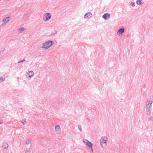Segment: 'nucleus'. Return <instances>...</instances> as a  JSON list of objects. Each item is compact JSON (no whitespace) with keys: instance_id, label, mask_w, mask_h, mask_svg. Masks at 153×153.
Here are the masks:
<instances>
[{"instance_id":"1","label":"nucleus","mask_w":153,"mask_h":153,"mask_svg":"<svg viewBox=\"0 0 153 153\" xmlns=\"http://www.w3.org/2000/svg\"><path fill=\"white\" fill-rule=\"evenodd\" d=\"M53 44V42L51 40L46 42L42 45V48L45 49H48Z\"/></svg>"},{"instance_id":"2","label":"nucleus","mask_w":153,"mask_h":153,"mask_svg":"<svg viewBox=\"0 0 153 153\" xmlns=\"http://www.w3.org/2000/svg\"><path fill=\"white\" fill-rule=\"evenodd\" d=\"M83 142L87 146L89 147V149L91 150L92 152H93V144L90 141L86 139H84Z\"/></svg>"},{"instance_id":"3","label":"nucleus","mask_w":153,"mask_h":153,"mask_svg":"<svg viewBox=\"0 0 153 153\" xmlns=\"http://www.w3.org/2000/svg\"><path fill=\"white\" fill-rule=\"evenodd\" d=\"M125 28L124 27L120 28L117 31V34L119 36H121L125 32Z\"/></svg>"},{"instance_id":"4","label":"nucleus","mask_w":153,"mask_h":153,"mask_svg":"<svg viewBox=\"0 0 153 153\" xmlns=\"http://www.w3.org/2000/svg\"><path fill=\"white\" fill-rule=\"evenodd\" d=\"M107 140H104L102 138H101L100 140V144L101 145V146L102 147H103L104 146L103 145H104V146L106 145V143L107 142V138H106Z\"/></svg>"},{"instance_id":"5","label":"nucleus","mask_w":153,"mask_h":153,"mask_svg":"<svg viewBox=\"0 0 153 153\" xmlns=\"http://www.w3.org/2000/svg\"><path fill=\"white\" fill-rule=\"evenodd\" d=\"M153 102V101H149L147 102L146 103V108H150L152 106V104Z\"/></svg>"},{"instance_id":"6","label":"nucleus","mask_w":153,"mask_h":153,"mask_svg":"<svg viewBox=\"0 0 153 153\" xmlns=\"http://www.w3.org/2000/svg\"><path fill=\"white\" fill-rule=\"evenodd\" d=\"M102 18L105 19H108L110 17V15L108 13H105L103 15Z\"/></svg>"},{"instance_id":"7","label":"nucleus","mask_w":153,"mask_h":153,"mask_svg":"<svg viewBox=\"0 0 153 153\" xmlns=\"http://www.w3.org/2000/svg\"><path fill=\"white\" fill-rule=\"evenodd\" d=\"M45 21H48L51 19V15L50 13H47L45 14Z\"/></svg>"},{"instance_id":"8","label":"nucleus","mask_w":153,"mask_h":153,"mask_svg":"<svg viewBox=\"0 0 153 153\" xmlns=\"http://www.w3.org/2000/svg\"><path fill=\"white\" fill-rule=\"evenodd\" d=\"M2 147L5 149H7L8 147V144L7 142H4V143H3Z\"/></svg>"},{"instance_id":"9","label":"nucleus","mask_w":153,"mask_h":153,"mask_svg":"<svg viewBox=\"0 0 153 153\" xmlns=\"http://www.w3.org/2000/svg\"><path fill=\"white\" fill-rule=\"evenodd\" d=\"M92 14L91 12L88 13H86L84 16V18H88L89 16H90V17H91L92 16Z\"/></svg>"},{"instance_id":"10","label":"nucleus","mask_w":153,"mask_h":153,"mask_svg":"<svg viewBox=\"0 0 153 153\" xmlns=\"http://www.w3.org/2000/svg\"><path fill=\"white\" fill-rule=\"evenodd\" d=\"M28 74L29 75V76L30 78L34 75V73L33 71H29L28 72Z\"/></svg>"},{"instance_id":"11","label":"nucleus","mask_w":153,"mask_h":153,"mask_svg":"<svg viewBox=\"0 0 153 153\" xmlns=\"http://www.w3.org/2000/svg\"><path fill=\"white\" fill-rule=\"evenodd\" d=\"M55 129L56 131L59 132L61 130V129L59 125H57L55 126Z\"/></svg>"},{"instance_id":"12","label":"nucleus","mask_w":153,"mask_h":153,"mask_svg":"<svg viewBox=\"0 0 153 153\" xmlns=\"http://www.w3.org/2000/svg\"><path fill=\"white\" fill-rule=\"evenodd\" d=\"M9 18V17H5L3 19V21L4 22H8L9 20L8 19V18Z\"/></svg>"},{"instance_id":"13","label":"nucleus","mask_w":153,"mask_h":153,"mask_svg":"<svg viewBox=\"0 0 153 153\" xmlns=\"http://www.w3.org/2000/svg\"><path fill=\"white\" fill-rule=\"evenodd\" d=\"M146 111L147 114H149L151 113L150 108H146Z\"/></svg>"},{"instance_id":"14","label":"nucleus","mask_w":153,"mask_h":153,"mask_svg":"<svg viewBox=\"0 0 153 153\" xmlns=\"http://www.w3.org/2000/svg\"><path fill=\"white\" fill-rule=\"evenodd\" d=\"M142 1L141 0H137V1L136 3L138 5H140L141 4L143 3V2H142Z\"/></svg>"},{"instance_id":"15","label":"nucleus","mask_w":153,"mask_h":153,"mask_svg":"<svg viewBox=\"0 0 153 153\" xmlns=\"http://www.w3.org/2000/svg\"><path fill=\"white\" fill-rule=\"evenodd\" d=\"M24 30L25 28L23 27L19 29L18 31H19V33H21L24 31Z\"/></svg>"},{"instance_id":"16","label":"nucleus","mask_w":153,"mask_h":153,"mask_svg":"<svg viewBox=\"0 0 153 153\" xmlns=\"http://www.w3.org/2000/svg\"><path fill=\"white\" fill-rule=\"evenodd\" d=\"M5 78L2 77H0V81L2 82L5 80Z\"/></svg>"},{"instance_id":"17","label":"nucleus","mask_w":153,"mask_h":153,"mask_svg":"<svg viewBox=\"0 0 153 153\" xmlns=\"http://www.w3.org/2000/svg\"><path fill=\"white\" fill-rule=\"evenodd\" d=\"M78 127L79 129V130L81 132H82V128L81 127V126L80 125H78Z\"/></svg>"},{"instance_id":"18","label":"nucleus","mask_w":153,"mask_h":153,"mask_svg":"<svg viewBox=\"0 0 153 153\" xmlns=\"http://www.w3.org/2000/svg\"><path fill=\"white\" fill-rule=\"evenodd\" d=\"M21 122L24 125H25L27 123L26 121L25 120H22Z\"/></svg>"},{"instance_id":"19","label":"nucleus","mask_w":153,"mask_h":153,"mask_svg":"<svg viewBox=\"0 0 153 153\" xmlns=\"http://www.w3.org/2000/svg\"><path fill=\"white\" fill-rule=\"evenodd\" d=\"M25 143H26V144H29L30 143V140H27L26 142H25Z\"/></svg>"},{"instance_id":"20","label":"nucleus","mask_w":153,"mask_h":153,"mask_svg":"<svg viewBox=\"0 0 153 153\" xmlns=\"http://www.w3.org/2000/svg\"><path fill=\"white\" fill-rule=\"evenodd\" d=\"M130 5L133 7L135 6V3L134 2H131L130 3Z\"/></svg>"},{"instance_id":"21","label":"nucleus","mask_w":153,"mask_h":153,"mask_svg":"<svg viewBox=\"0 0 153 153\" xmlns=\"http://www.w3.org/2000/svg\"><path fill=\"white\" fill-rule=\"evenodd\" d=\"M57 33V31L56 30H55L54 32L51 34V35H53L56 34Z\"/></svg>"},{"instance_id":"22","label":"nucleus","mask_w":153,"mask_h":153,"mask_svg":"<svg viewBox=\"0 0 153 153\" xmlns=\"http://www.w3.org/2000/svg\"><path fill=\"white\" fill-rule=\"evenodd\" d=\"M149 121H153V117H150L149 119Z\"/></svg>"},{"instance_id":"23","label":"nucleus","mask_w":153,"mask_h":153,"mask_svg":"<svg viewBox=\"0 0 153 153\" xmlns=\"http://www.w3.org/2000/svg\"><path fill=\"white\" fill-rule=\"evenodd\" d=\"M25 61V59H23V60H21L18 63H22V62H23Z\"/></svg>"},{"instance_id":"24","label":"nucleus","mask_w":153,"mask_h":153,"mask_svg":"<svg viewBox=\"0 0 153 153\" xmlns=\"http://www.w3.org/2000/svg\"><path fill=\"white\" fill-rule=\"evenodd\" d=\"M2 121L1 120H0V124H1L2 123Z\"/></svg>"},{"instance_id":"25","label":"nucleus","mask_w":153,"mask_h":153,"mask_svg":"<svg viewBox=\"0 0 153 153\" xmlns=\"http://www.w3.org/2000/svg\"><path fill=\"white\" fill-rule=\"evenodd\" d=\"M87 120H88V121L91 122L90 120V119H89V118H87Z\"/></svg>"},{"instance_id":"26","label":"nucleus","mask_w":153,"mask_h":153,"mask_svg":"<svg viewBox=\"0 0 153 153\" xmlns=\"http://www.w3.org/2000/svg\"><path fill=\"white\" fill-rule=\"evenodd\" d=\"M25 153H30L29 151H27Z\"/></svg>"},{"instance_id":"27","label":"nucleus","mask_w":153,"mask_h":153,"mask_svg":"<svg viewBox=\"0 0 153 153\" xmlns=\"http://www.w3.org/2000/svg\"><path fill=\"white\" fill-rule=\"evenodd\" d=\"M4 50H3V51H2V52H3L4 51Z\"/></svg>"}]
</instances>
